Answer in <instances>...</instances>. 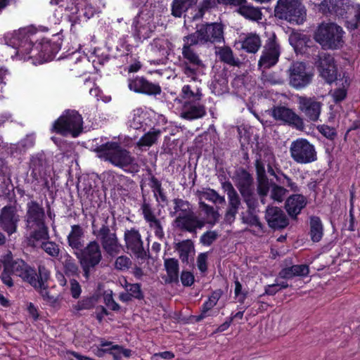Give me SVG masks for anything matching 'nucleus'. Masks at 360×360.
Instances as JSON below:
<instances>
[{"mask_svg":"<svg viewBox=\"0 0 360 360\" xmlns=\"http://www.w3.org/2000/svg\"><path fill=\"white\" fill-rule=\"evenodd\" d=\"M170 43L166 39L156 38L150 44L151 50L160 57H166L170 51Z\"/></svg>","mask_w":360,"mask_h":360,"instance_id":"a18cd8bd","label":"nucleus"},{"mask_svg":"<svg viewBox=\"0 0 360 360\" xmlns=\"http://www.w3.org/2000/svg\"><path fill=\"white\" fill-rule=\"evenodd\" d=\"M288 72L289 84L295 89H302L307 86L311 82L314 76L303 62L292 63Z\"/></svg>","mask_w":360,"mask_h":360,"instance_id":"dca6fc26","label":"nucleus"},{"mask_svg":"<svg viewBox=\"0 0 360 360\" xmlns=\"http://www.w3.org/2000/svg\"><path fill=\"white\" fill-rule=\"evenodd\" d=\"M84 231L83 228L79 225L75 224L71 226V231L68 236V243L69 246L73 250V252L76 255L84 245Z\"/></svg>","mask_w":360,"mask_h":360,"instance_id":"2f4dec72","label":"nucleus"},{"mask_svg":"<svg viewBox=\"0 0 360 360\" xmlns=\"http://www.w3.org/2000/svg\"><path fill=\"white\" fill-rule=\"evenodd\" d=\"M126 247L128 250L137 258L145 259L147 257V251L143 248V243L139 231L135 228L126 230L124 235Z\"/></svg>","mask_w":360,"mask_h":360,"instance_id":"5701e85b","label":"nucleus"},{"mask_svg":"<svg viewBox=\"0 0 360 360\" xmlns=\"http://www.w3.org/2000/svg\"><path fill=\"white\" fill-rule=\"evenodd\" d=\"M275 16L291 24L301 25L306 20V10L300 0H278Z\"/></svg>","mask_w":360,"mask_h":360,"instance_id":"9d476101","label":"nucleus"},{"mask_svg":"<svg viewBox=\"0 0 360 360\" xmlns=\"http://www.w3.org/2000/svg\"><path fill=\"white\" fill-rule=\"evenodd\" d=\"M131 265V260L129 257L125 255H122L117 257L115 262V267L117 270H127Z\"/></svg>","mask_w":360,"mask_h":360,"instance_id":"69168bd1","label":"nucleus"},{"mask_svg":"<svg viewBox=\"0 0 360 360\" xmlns=\"http://www.w3.org/2000/svg\"><path fill=\"white\" fill-rule=\"evenodd\" d=\"M216 54L219 56L221 61L232 66H238L240 62L238 59H236L231 48L224 46L219 48L216 51Z\"/></svg>","mask_w":360,"mask_h":360,"instance_id":"8fccbe9b","label":"nucleus"},{"mask_svg":"<svg viewBox=\"0 0 360 360\" xmlns=\"http://www.w3.org/2000/svg\"><path fill=\"white\" fill-rule=\"evenodd\" d=\"M309 272V266L307 264L292 265L283 269L279 272V276L282 278L290 279L295 276H307Z\"/></svg>","mask_w":360,"mask_h":360,"instance_id":"4c0bfd02","label":"nucleus"},{"mask_svg":"<svg viewBox=\"0 0 360 360\" xmlns=\"http://www.w3.org/2000/svg\"><path fill=\"white\" fill-rule=\"evenodd\" d=\"M4 267L6 270H11L13 274L20 277L23 281L27 282L31 285H37V279L39 276L36 271L25 262L22 259L14 260L11 252L4 256Z\"/></svg>","mask_w":360,"mask_h":360,"instance_id":"f8f14e48","label":"nucleus"},{"mask_svg":"<svg viewBox=\"0 0 360 360\" xmlns=\"http://www.w3.org/2000/svg\"><path fill=\"white\" fill-rule=\"evenodd\" d=\"M219 4H221V0H202L198 6V12L195 14L193 18H202L206 13L211 12L213 9L217 8Z\"/></svg>","mask_w":360,"mask_h":360,"instance_id":"09e8293b","label":"nucleus"},{"mask_svg":"<svg viewBox=\"0 0 360 360\" xmlns=\"http://www.w3.org/2000/svg\"><path fill=\"white\" fill-rule=\"evenodd\" d=\"M221 292L220 290L214 291L211 294V295L208 297V300L202 304L200 314L198 316H193L196 322H200L210 316L208 311H210L214 306H216L217 302L221 297Z\"/></svg>","mask_w":360,"mask_h":360,"instance_id":"e433bc0d","label":"nucleus"},{"mask_svg":"<svg viewBox=\"0 0 360 360\" xmlns=\"http://www.w3.org/2000/svg\"><path fill=\"white\" fill-rule=\"evenodd\" d=\"M149 185L153 189L154 196L155 197L157 201H159L160 199V200L162 202H167V198L164 193L162 184L155 176H151L150 178Z\"/></svg>","mask_w":360,"mask_h":360,"instance_id":"864d4df0","label":"nucleus"},{"mask_svg":"<svg viewBox=\"0 0 360 360\" xmlns=\"http://www.w3.org/2000/svg\"><path fill=\"white\" fill-rule=\"evenodd\" d=\"M219 237L216 231H207L200 238V243L205 246H210Z\"/></svg>","mask_w":360,"mask_h":360,"instance_id":"680f3d73","label":"nucleus"},{"mask_svg":"<svg viewBox=\"0 0 360 360\" xmlns=\"http://www.w3.org/2000/svg\"><path fill=\"white\" fill-rule=\"evenodd\" d=\"M199 195L201 198H205L214 204H224L225 198L224 196L220 195L215 190L207 188H203L202 191H198Z\"/></svg>","mask_w":360,"mask_h":360,"instance_id":"3c124183","label":"nucleus"},{"mask_svg":"<svg viewBox=\"0 0 360 360\" xmlns=\"http://www.w3.org/2000/svg\"><path fill=\"white\" fill-rule=\"evenodd\" d=\"M271 115L276 121L288 124L297 129H302L304 127L303 119L292 109L285 106H274L271 110Z\"/></svg>","mask_w":360,"mask_h":360,"instance_id":"4be33fe9","label":"nucleus"},{"mask_svg":"<svg viewBox=\"0 0 360 360\" xmlns=\"http://www.w3.org/2000/svg\"><path fill=\"white\" fill-rule=\"evenodd\" d=\"M297 103L307 121L316 122L319 119L323 103L315 96H297Z\"/></svg>","mask_w":360,"mask_h":360,"instance_id":"6ab92c4d","label":"nucleus"},{"mask_svg":"<svg viewBox=\"0 0 360 360\" xmlns=\"http://www.w3.org/2000/svg\"><path fill=\"white\" fill-rule=\"evenodd\" d=\"M131 35L134 40L143 43L149 39L155 32L156 26L151 15L140 11L134 18L131 23Z\"/></svg>","mask_w":360,"mask_h":360,"instance_id":"4468645a","label":"nucleus"},{"mask_svg":"<svg viewBox=\"0 0 360 360\" xmlns=\"http://www.w3.org/2000/svg\"><path fill=\"white\" fill-rule=\"evenodd\" d=\"M94 151L100 159L108 161L115 167L124 169L130 166L133 171L137 172L139 170L135 158L117 142L109 141L101 144L97 146Z\"/></svg>","mask_w":360,"mask_h":360,"instance_id":"423d86ee","label":"nucleus"},{"mask_svg":"<svg viewBox=\"0 0 360 360\" xmlns=\"http://www.w3.org/2000/svg\"><path fill=\"white\" fill-rule=\"evenodd\" d=\"M96 299L94 297H84L77 302L76 304L73 305V309L76 311L90 309L94 307Z\"/></svg>","mask_w":360,"mask_h":360,"instance_id":"052dcab7","label":"nucleus"},{"mask_svg":"<svg viewBox=\"0 0 360 360\" xmlns=\"http://www.w3.org/2000/svg\"><path fill=\"white\" fill-rule=\"evenodd\" d=\"M198 44L220 43L224 41V27L221 23L213 22L202 25L195 32L188 34Z\"/></svg>","mask_w":360,"mask_h":360,"instance_id":"ddd939ff","label":"nucleus"},{"mask_svg":"<svg viewBox=\"0 0 360 360\" xmlns=\"http://www.w3.org/2000/svg\"><path fill=\"white\" fill-rule=\"evenodd\" d=\"M222 189L226 192L228 197V206L224 214V221L226 224H231L236 219V217L242 205L239 194L229 181L221 183Z\"/></svg>","mask_w":360,"mask_h":360,"instance_id":"a211bd4d","label":"nucleus"},{"mask_svg":"<svg viewBox=\"0 0 360 360\" xmlns=\"http://www.w3.org/2000/svg\"><path fill=\"white\" fill-rule=\"evenodd\" d=\"M238 12L246 19L253 21H258L262 18L260 9L251 6L246 1L238 7Z\"/></svg>","mask_w":360,"mask_h":360,"instance_id":"ea45409f","label":"nucleus"},{"mask_svg":"<svg viewBox=\"0 0 360 360\" xmlns=\"http://www.w3.org/2000/svg\"><path fill=\"white\" fill-rule=\"evenodd\" d=\"M63 266L64 272L68 276H79V269L75 261V259L68 254H65L63 257Z\"/></svg>","mask_w":360,"mask_h":360,"instance_id":"de8ad7c7","label":"nucleus"},{"mask_svg":"<svg viewBox=\"0 0 360 360\" xmlns=\"http://www.w3.org/2000/svg\"><path fill=\"white\" fill-rule=\"evenodd\" d=\"M41 248L51 257H55L59 255L60 249L58 245L54 242L47 241L42 243Z\"/></svg>","mask_w":360,"mask_h":360,"instance_id":"0e129e2a","label":"nucleus"},{"mask_svg":"<svg viewBox=\"0 0 360 360\" xmlns=\"http://www.w3.org/2000/svg\"><path fill=\"white\" fill-rule=\"evenodd\" d=\"M288 192V190L283 186L274 183L271 189L270 197L274 201L281 202L287 195Z\"/></svg>","mask_w":360,"mask_h":360,"instance_id":"bf43d9fd","label":"nucleus"},{"mask_svg":"<svg viewBox=\"0 0 360 360\" xmlns=\"http://www.w3.org/2000/svg\"><path fill=\"white\" fill-rule=\"evenodd\" d=\"M192 41L191 38L187 35L183 37L184 44L181 52L183 60L181 68L186 77L196 81L199 75L204 74L205 65L193 49V46L198 45V43Z\"/></svg>","mask_w":360,"mask_h":360,"instance_id":"0eeeda50","label":"nucleus"},{"mask_svg":"<svg viewBox=\"0 0 360 360\" xmlns=\"http://www.w3.org/2000/svg\"><path fill=\"white\" fill-rule=\"evenodd\" d=\"M103 351L112 355L114 360H122V356L129 358L131 355V349H125L118 345H112L110 348L104 349Z\"/></svg>","mask_w":360,"mask_h":360,"instance_id":"603ef678","label":"nucleus"},{"mask_svg":"<svg viewBox=\"0 0 360 360\" xmlns=\"http://www.w3.org/2000/svg\"><path fill=\"white\" fill-rule=\"evenodd\" d=\"M289 150L291 158L297 164H309L317 160L315 146L306 139L293 141Z\"/></svg>","mask_w":360,"mask_h":360,"instance_id":"2eb2a0df","label":"nucleus"},{"mask_svg":"<svg viewBox=\"0 0 360 360\" xmlns=\"http://www.w3.org/2000/svg\"><path fill=\"white\" fill-rule=\"evenodd\" d=\"M16 206L7 205L0 210V229L9 236L15 233L20 220Z\"/></svg>","mask_w":360,"mask_h":360,"instance_id":"aec40b11","label":"nucleus"},{"mask_svg":"<svg viewBox=\"0 0 360 360\" xmlns=\"http://www.w3.org/2000/svg\"><path fill=\"white\" fill-rule=\"evenodd\" d=\"M317 129L323 136L330 140H333L337 136V132L334 127H331L326 124H322L319 126Z\"/></svg>","mask_w":360,"mask_h":360,"instance_id":"338daca9","label":"nucleus"},{"mask_svg":"<svg viewBox=\"0 0 360 360\" xmlns=\"http://www.w3.org/2000/svg\"><path fill=\"white\" fill-rule=\"evenodd\" d=\"M262 69L261 80L264 84H269L271 85L282 84H283V79L275 72H267Z\"/></svg>","mask_w":360,"mask_h":360,"instance_id":"6e6d98bb","label":"nucleus"},{"mask_svg":"<svg viewBox=\"0 0 360 360\" xmlns=\"http://www.w3.org/2000/svg\"><path fill=\"white\" fill-rule=\"evenodd\" d=\"M265 219L273 229H284L289 224L285 212L278 207H268L265 212Z\"/></svg>","mask_w":360,"mask_h":360,"instance_id":"bb28decb","label":"nucleus"},{"mask_svg":"<svg viewBox=\"0 0 360 360\" xmlns=\"http://www.w3.org/2000/svg\"><path fill=\"white\" fill-rule=\"evenodd\" d=\"M262 45L260 37L256 34H249L242 42V49L246 52L255 53L259 49Z\"/></svg>","mask_w":360,"mask_h":360,"instance_id":"37998d69","label":"nucleus"},{"mask_svg":"<svg viewBox=\"0 0 360 360\" xmlns=\"http://www.w3.org/2000/svg\"><path fill=\"white\" fill-rule=\"evenodd\" d=\"M129 89L136 93L156 96L162 93L158 83H153L143 77H136L129 79Z\"/></svg>","mask_w":360,"mask_h":360,"instance_id":"b1692460","label":"nucleus"},{"mask_svg":"<svg viewBox=\"0 0 360 360\" xmlns=\"http://www.w3.org/2000/svg\"><path fill=\"white\" fill-rule=\"evenodd\" d=\"M53 129L63 136H78L83 129L81 115L75 110H67L53 124Z\"/></svg>","mask_w":360,"mask_h":360,"instance_id":"9b49d317","label":"nucleus"},{"mask_svg":"<svg viewBox=\"0 0 360 360\" xmlns=\"http://www.w3.org/2000/svg\"><path fill=\"white\" fill-rule=\"evenodd\" d=\"M316 64L320 76L328 84L338 79V70L333 57L329 53L321 52L317 56Z\"/></svg>","mask_w":360,"mask_h":360,"instance_id":"412c9836","label":"nucleus"},{"mask_svg":"<svg viewBox=\"0 0 360 360\" xmlns=\"http://www.w3.org/2000/svg\"><path fill=\"white\" fill-rule=\"evenodd\" d=\"M207 252H202L198 255L197 257V266L199 271L205 274L207 271Z\"/></svg>","mask_w":360,"mask_h":360,"instance_id":"774afa93","label":"nucleus"},{"mask_svg":"<svg viewBox=\"0 0 360 360\" xmlns=\"http://www.w3.org/2000/svg\"><path fill=\"white\" fill-rule=\"evenodd\" d=\"M342 27L335 22L321 23L314 33V39L323 49H338L342 46Z\"/></svg>","mask_w":360,"mask_h":360,"instance_id":"1a4fd4ad","label":"nucleus"},{"mask_svg":"<svg viewBox=\"0 0 360 360\" xmlns=\"http://www.w3.org/2000/svg\"><path fill=\"white\" fill-rule=\"evenodd\" d=\"M164 267L167 272L166 283H178L179 264L177 259L167 258L164 259Z\"/></svg>","mask_w":360,"mask_h":360,"instance_id":"f704fd0d","label":"nucleus"},{"mask_svg":"<svg viewBox=\"0 0 360 360\" xmlns=\"http://www.w3.org/2000/svg\"><path fill=\"white\" fill-rule=\"evenodd\" d=\"M172 206L169 208V214L175 217L173 226L178 230L196 235L206 224L214 225L219 220V214L214 207L200 202V207L206 214L207 218L201 217L193 211V205L187 200L176 198L172 200Z\"/></svg>","mask_w":360,"mask_h":360,"instance_id":"f257e3e1","label":"nucleus"},{"mask_svg":"<svg viewBox=\"0 0 360 360\" xmlns=\"http://www.w3.org/2000/svg\"><path fill=\"white\" fill-rule=\"evenodd\" d=\"M92 234L103 251L110 257L117 255L122 248L117 234V223L107 212L97 214L91 222Z\"/></svg>","mask_w":360,"mask_h":360,"instance_id":"f03ea898","label":"nucleus"},{"mask_svg":"<svg viewBox=\"0 0 360 360\" xmlns=\"http://www.w3.org/2000/svg\"><path fill=\"white\" fill-rule=\"evenodd\" d=\"M307 203V200L305 196L301 194H293L285 200V208L288 215L295 219L302 210L305 207Z\"/></svg>","mask_w":360,"mask_h":360,"instance_id":"c756f323","label":"nucleus"},{"mask_svg":"<svg viewBox=\"0 0 360 360\" xmlns=\"http://www.w3.org/2000/svg\"><path fill=\"white\" fill-rule=\"evenodd\" d=\"M181 97L187 101H201L202 94L199 88L192 89L188 84L181 89Z\"/></svg>","mask_w":360,"mask_h":360,"instance_id":"5fc2aeb1","label":"nucleus"},{"mask_svg":"<svg viewBox=\"0 0 360 360\" xmlns=\"http://www.w3.org/2000/svg\"><path fill=\"white\" fill-rule=\"evenodd\" d=\"M309 236L314 243L319 242L323 236V226L321 219L317 216H311L309 220Z\"/></svg>","mask_w":360,"mask_h":360,"instance_id":"58836bf2","label":"nucleus"},{"mask_svg":"<svg viewBox=\"0 0 360 360\" xmlns=\"http://www.w3.org/2000/svg\"><path fill=\"white\" fill-rule=\"evenodd\" d=\"M127 292H128L133 298L136 300H140L144 297L141 284L139 283H132L131 285H127Z\"/></svg>","mask_w":360,"mask_h":360,"instance_id":"e2e57ef3","label":"nucleus"},{"mask_svg":"<svg viewBox=\"0 0 360 360\" xmlns=\"http://www.w3.org/2000/svg\"><path fill=\"white\" fill-rule=\"evenodd\" d=\"M205 115V107L200 101H186L182 106L181 112V117L188 120L199 119Z\"/></svg>","mask_w":360,"mask_h":360,"instance_id":"c85d7f7f","label":"nucleus"},{"mask_svg":"<svg viewBox=\"0 0 360 360\" xmlns=\"http://www.w3.org/2000/svg\"><path fill=\"white\" fill-rule=\"evenodd\" d=\"M280 54V45L276 41V35L273 34L266 41L258 61V69H269L274 66L278 61Z\"/></svg>","mask_w":360,"mask_h":360,"instance_id":"f3484780","label":"nucleus"},{"mask_svg":"<svg viewBox=\"0 0 360 360\" xmlns=\"http://www.w3.org/2000/svg\"><path fill=\"white\" fill-rule=\"evenodd\" d=\"M198 0H172L171 3V15L180 18L186 16L187 11L196 6Z\"/></svg>","mask_w":360,"mask_h":360,"instance_id":"72a5a7b5","label":"nucleus"},{"mask_svg":"<svg viewBox=\"0 0 360 360\" xmlns=\"http://www.w3.org/2000/svg\"><path fill=\"white\" fill-rule=\"evenodd\" d=\"M236 186L240 193L243 194L254 191V179L246 169L240 168L236 172Z\"/></svg>","mask_w":360,"mask_h":360,"instance_id":"7c9ffc66","label":"nucleus"},{"mask_svg":"<svg viewBox=\"0 0 360 360\" xmlns=\"http://www.w3.org/2000/svg\"><path fill=\"white\" fill-rule=\"evenodd\" d=\"M150 199H148L144 193H142V203L141 210L143 216V219L148 224H151L159 219L155 213V209L150 202Z\"/></svg>","mask_w":360,"mask_h":360,"instance_id":"a19ab883","label":"nucleus"},{"mask_svg":"<svg viewBox=\"0 0 360 360\" xmlns=\"http://www.w3.org/2000/svg\"><path fill=\"white\" fill-rule=\"evenodd\" d=\"M79 0H51L50 3L53 5H58L60 8H64L65 11H70L69 20L71 26L73 27L81 22L80 16L77 15L79 8L77 4Z\"/></svg>","mask_w":360,"mask_h":360,"instance_id":"473e14b6","label":"nucleus"},{"mask_svg":"<svg viewBox=\"0 0 360 360\" xmlns=\"http://www.w3.org/2000/svg\"><path fill=\"white\" fill-rule=\"evenodd\" d=\"M48 167L46 155L43 152L32 155L30 160L31 176L37 182L46 179Z\"/></svg>","mask_w":360,"mask_h":360,"instance_id":"a878e982","label":"nucleus"},{"mask_svg":"<svg viewBox=\"0 0 360 360\" xmlns=\"http://www.w3.org/2000/svg\"><path fill=\"white\" fill-rule=\"evenodd\" d=\"M247 209L259 212L258 198L253 191L240 194Z\"/></svg>","mask_w":360,"mask_h":360,"instance_id":"4d7b16f0","label":"nucleus"},{"mask_svg":"<svg viewBox=\"0 0 360 360\" xmlns=\"http://www.w3.org/2000/svg\"><path fill=\"white\" fill-rule=\"evenodd\" d=\"M257 179V192L258 195H268L273 184L267 177L264 163L261 162V157H257L255 161Z\"/></svg>","mask_w":360,"mask_h":360,"instance_id":"393cba45","label":"nucleus"},{"mask_svg":"<svg viewBox=\"0 0 360 360\" xmlns=\"http://www.w3.org/2000/svg\"><path fill=\"white\" fill-rule=\"evenodd\" d=\"M6 41L16 50V56L25 60L37 57L46 60L51 59L56 53L53 48L54 44L48 40L34 44L25 29L14 32L10 37H6Z\"/></svg>","mask_w":360,"mask_h":360,"instance_id":"7ed1b4c3","label":"nucleus"},{"mask_svg":"<svg viewBox=\"0 0 360 360\" xmlns=\"http://www.w3.org/2000/svg\"><path fill=\"white\" fill-rule=\"evenodd\" d=\"M34 144V138L32 136H27L18 143L11 144L8 150L12 155L22 154L25 153L28 148L32 147Z\"/></svg>","mask_w":360,"mask_h":360,"instance_id":"c03bdc74","label":"nucleus"},{"mask_svg":"<svg viewBox=\"0 0 360 360\" xmlns=\"http://www.w3.org/2000/svg\"><path fill=\"white\" fill-rule=\"evenodd\" d=\"M101 248L99 243L94 240L76 252L75 256L79 260L86 281H88L91 274L96 271L103 259Z\"/></svg>","mask_w":360,"mask_h":360,"instance_id":"6e6552de","label":"nucleus"},{"mask_svg":"<svg viewBox=\"0 0 360 360\" xmlns=\"http://www.w3.org/2000/svg\"><path fill=\"white\" fill-rule=\"evenodd\" d=\"M24 216L25 229L29 232L30 238L41 240L49 238L48 227L46 225V214L42 202L31 199L26 204Z\"/></svg>","mask_w":360,"mask_h":360,"instance_id":"39448f33","label":"nucleus"},{"mask_svg":"<svg viewBox=\"0 0 360 360\" xmlns=\"http://www.w3.org/2000/svg\"><path fill=\"white\" fill-rule=\"evenodd\" d=\"M174 248L179 252L180 259L183 263H189V257L195 252L194 243L191 239L181 240L174 243Z\"/></svg>","mask_w":360,"mask_h":360,"instance_id":"c9c22d12","label":"nucleus"},{"mask_svg":"<svg viewBox=\"0 0 360 360\" xmlns=\"http://www.w3.org/2000/svg\"><path fill=\"white\" fill-rule=\"evenodd\" d=\"M320 8L324 13L335 15L345 20V25L350 31L360 27V4L349 0H323Z\"/></svg>","mask_w":360,"mask_h":360,"instance_id":"20e7f679","label":"nucleus"},{"mask_svg":"<svg viewBox=\"0 0 360 360\" xmlns=\"http://www.w3.org/2000/svg\"><path fill=\"white\" fill-rule=\"evenodd\" d=\"M161 130L159 129L152 128L149 131L146 133L137 142L139 148L150 147L156 143L161 135Z\"/></svg>","mask_w":360,"mask_h":360,"instance_id":"49530a36","label":"nucleus"},{"mask_svg":"<svg viewBox=\"0 0 360 360\" xmlns=\"http://www.w3.org/2000/svg\"><path fill=\"white\" fill-rule=\"evenodd\" d=\"M50 278V271L44 266L39 265V276L37 279V285H32L37 290H39L40 295L43 297V299L51 303L55 304L57 301L56 297L49 294L48 291V284L47 282Z\"/></svg>","mask_w":360,"mask_h":360,"instance_id":"cd10ccee","label":"nucleus"},{"mask_svg":"<svg viewBox=\"0 0 360 360\" xmlns=\"http://www.w3.org/2000/svg\"><path fill=\"white\" fill-rule=\"evenodd\" d=\"M257 149L258 150L257 157H261V162L262 161V157L266 162H276V158L274 154L272 149L265 145L260 146L259 143L257 145Z\"/></svg>","mask_w":360,"mask_h":360,"instance_id":"13d9d810","label":"nucleus"},{"mask_svg":"<svg viewBox=\"0 0 360 360\" xmlns=\"http://www.w3.org/2000/svg\"><path fill=\"white\" fill-rule=\"evenodd\" d=\"M257 211L246 209L240 213V219L244 224L255 226L260 230L263 229V224L259 220Z\"/></svg>","mask_w":360,"mask_h":360,"instance_id":"79ce46f5","label":"nucleus"}]
</instances>
